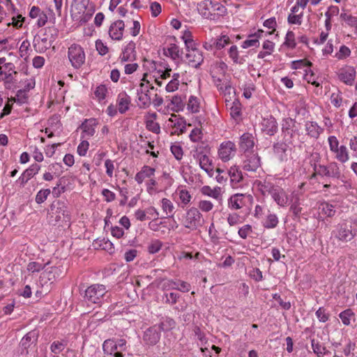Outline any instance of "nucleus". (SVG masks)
<instances>
[{"mask_svg": "<svg viewBox=\"0 0 357 357\" xmlns=\"http://www.w3.org/2000/svg\"><path fill=\"white\" fill-rule=\"evenodd\" d=\"M255 185L263 195H270L279 206L286 207L287 206L289 203L288 195L282 187L266 180L256 181Z\"/></svg>", "mask_w": 357, "mask_h": 357, "instance_id": "nucleus-1", "label": "nucleus"}, {"mask_svg": "<svg viewBox=\"0 0 357 357\" xmlns=\"http://www.w3.org/2000/svg\"><path fill=\"white\" fill-rule=\"evenodd\" d=\"M143 67L146 70L147 77L149 76L154 78L155 83L161 86L162 84L161 79H165L170 77L171 68H168L165 62H158L153 60L145 59Z\"/></svg>", "mask_w": 357, "mask_h": 357, "instance_id": "nucleus-2", "label": "nucleus"}, {"mask_svg": "<svg viewBox=\"0 0 357 357\" xmlns=\"http://www.w3.org/2000/svg\"><path fill=\"white\" fill-rule=\"evenodd\" d=\"M49 218L52 223L60 221L69 223L71 220V211L67 204L59 201L51 206Z\"/></svg>", "mask_w": 357, "mask_h": 357, "instance_id": "nucleus-3", "label": "nucleus"}, {"mask_svg": "<svg viewBox=\"0 0 357 357\" xmlns=\"http://www.w3.org/2000/svg\"><path fill=\"white\" fill-rule=\"evenodd\" d=\"M141 81L136 90L138 106L140 108H147L151 103L150 90L153 86L150 84V80L147 79V73L143 75Z\"/></svg>", "mask_w": 357, "mask_h": 357, "instance_id": "nucleus-4", "label": "nucleus"}, {"mask_svg": "<svg viewBox=\"0 0 357 357\" xmlns=\"http://www.w3.org/2000/svg\"><path fill=\"white\" fill-rule=\"evenodd\" d=\"M202 215L199 209L195 207L188 208L181 220L183 226L190 231L198 229L202 226Z\"/></svg>", "mask_w": 357, "mask_h": 357, "instance_id": "nucleus-5", "label": "nucleus"}, {"mask_svg": "<svg viewBox=\"0 0 357 357\" xmlns=\"http://www.w3.org/2000/svg\"><path fill=\"white\" fill-rule=\"evenodd\" d=\"M357 235V230L353 229L351 225L344 222L337 225L332 231V236L337 241L347 243Z\"/></svg>", "mask_w": 357, "mask_h": 357, "instance_id": "nucleus-6", "label": "nucleus"}, {"mask_svg": "<svg viewBox=\"0 0 357 357\" xmlns=\"http://www.w3.org/2000/svg\"><path fill=\"white\" fill-rule=\"evenodd\" d=\"M107 293L106 287L103 284H95L89 286L85 290L84 298L87 302L100 304Z\"/></svg>", "mask_w": 357, "mask_h": 357, "instance_id": "nucleus-7", "label": "nucleus"}, {"mask_svg": "<svg viewBox=\"0 0 357 357\" xmlns=\"http://www.w3.org/2000/svg\"><path fill=\"white\" fill-rule=\"evenodd\" d=\"M68 56L72 66L75 68H79L85 62L84 51L77 44H73L68 47Z\"/></svg>", "mask_w": 357, "mask_h": 357, "instance_id": "nucleus-8", "label": "nucleus"}, {"mask_svg": "<svg viewBox=\"0 0 357 357\" xmlns=\"http://www.w3.org/2000/svg\"><path fill=\"white\" fill-rule=\"evenodd\" d=\"M193 158L199 163L200 168L206 172L210 177L213 176V161L206 152L196 150L193 153Z\"/></svg>", "mask_w": 357, "mask_h": 357, "instance_id": "nucleus-9", "label": "nucleus"}, {"mask_svg": "<svg viewBox=\"0 0 357 357\" xmlns=\"http://www.w3.org/2000/svg\"><path fill=\"white\" fill-rule=\"evenodd\" d=\"M236 153V146L231 141L222 142L218 150V156L223 162H227L231 160Z\"/></svg>", "mask_w": 357, "mask_h": 357, "instance_id": "nucleus-10", "label": "nucleus"}, {"mask_svg": "<svg viewBox=\"0 0 357 357\" xmlns=\"http://www.w3.org/2000/svg\"><path fill=\"white\" fill-rule=\"evenodd\" d=\"M337 75L340 82L347 86H352L356 77V70L354 66L345 65L338 70Z\"/></svg>", "mask_w": 357, "mask_h": 357, "instance_id": "nucleus-11", "label": "nucleus"}, {"mask_svg": "<svg viewBox=\"0 0 357 357\" xmlns=\"http://www.w3.org/2000/svg\"><path fill=\"white\" fill-rule=\"evenodd\" d=\"M272 33V31L266 32L262 29H258L255 33L248 35V38L242 42L241 46L243 49H247L251 47H258L260 45L259 39L266 38Z\"/></svg>", "mask_w": 357, "mask_h": 357, "instance_id": "nucleus-12", "label": "nucleus"}, {"mask_svg": "<svg viewBox=\"0 0 357 357\" xmlns=\"http://www.w3.org/2000/svg\"><path fill=\"white\" fill-rule=\"evenodd\" d=\"M243 161V169L247 172H256L261 166L260 158L255 153H245Z\"/></svg>", "mask_w": 357, "mask_h": 357, "instance_id": "nucleus-13", "label": "nucleus"}, {"mask_svg": "<svg viewBox=\"0 0 357 357\" xmlns=\"http://www.w3.org/2000/svg\"><path fill=\"white\" fill-rule=\"evenodd\" d=\"M187 63L193 68H198L204 61L202 52L199 49L188 50L185 54Z\"/></svg>", "mask_w": 357, "mask_h": 357, "instance_id": "nucleus-14", "label": "nucleus"}, {"mask_svg": "<svg viewBox=\"0 0 357 357\" xmlns=\"http://www.w3.org/2000/svg\"><path fill=\"white\" fill-rule=\"evenodd\" d=\"M160 339V333L157 326L149 328L144 331L143 335L144 342L150 346L157 344Z\"/></svg>", "mask_w": 357, "mask_h": 357, "instance_id": "nucleus-15", "label": "nucleus"}, {"mask_svg": "<svg viewBox=\"0 0 357 357\" xmlns=\"http://www.w3.org/2000/svg\"><path fill=\"white\" fill-rule=\"evenodd\" d=\"M261 126V130L268 135H274L278 131V123L273 116L264 118Z\"/></svg>", "mask_w": 357, "mask_h": 357, "instance_id": "nucleus-16", "label": "nucleus"}, {"mask_svg": "<svg viewBox=\"0 0 357 357\" xmlns=\"http://www.w3.org/2000/svg\"><path fill=\"white\" fill-rule=\"evenodd\" d=\"M98 125V121L96 119H86L81 125L80 128L82 130V138L89 139L93 137L96 133V128Z\"/></svg>", "mask_w": 357, "mask_h": 357, "instance_id": "nucleus-17", "label": "nucleus"}, {"mask_svg": "<svg viewBox=\"0 0 357 357\" xmlns=\"http://www.w3.org/2000/svg\"><path fill=\"white\" fill-rule=\"evenodd\" d=\"M305 131L306 135L310 138L317 139L324 132V128L319 126L316 121H307L305 123Z\"/></svg>", "mask_w": 357, "mask_h": 357, "instance_id": "nucleus-18", "label": "nucleus"}, {"mask_svg": "<svg viewBox=\"0 0 357 357\" xmlns=\"http://www.w3.org/2000/svg\"><path fill=\"white\" fill-rule=\"evenodd\" d=\"M155 169L148 165H144L139 172L135 176V181L138 184H142L144 181L155 177Z\"/></svg>", "mask_w": 357, "mask_h": 357, "instance_id": "nucleus-19", "label": "nucleus"}, {"mask_svg": "<svg viewBox=\"0 0 357 357\" xmlns=\"http://www.w3.org/2000/svg\"><path fill=\"white\" fill-rule=\"evenodd\" d=\"M167 122V125L173 128L174 133H183L186 130V122L183 118L172 114Z\"/></svg>", "mask_w": 357, "mask_h": 357, "instance_id": "nucleus-20", "label": "nucleus"}, {"mask_svg": "<svg viewBox=\"0 0 357 357\" xmlns=\"http://www.w3.org/2000/svg\"><path fill=\"white\" fill-rule=\"evenodd\" d=\"M201 193L217 200L219 203L222 202V190L219 186L211 188L209 185H204L200 189Z\"/></svg>", "mask_w": 357, "mask_h": 357, "instance_id": "nucleus-21", "label": "nucleus"}, {"mask_svg": "<svg viewBox=\"0 0 357 357\" xmlns=\"http://www.w3.org/2000/svg\"><path fill=\"white\" fill-rule=\"evenodd\" d=\"M125 24L122 20H117L112 23L109 29V34L112 39L121 40L123 38Z\"/></svg>", "mask_w": 357, "mask_h": 357, "instance_id": "nucleus-22", "label": "nucleus"}, {"mask_svg": "<svg viewBox=\"0 0 357 357\" xmlns=\"http://www.w3.org/2000/svg\"><path fill=\"white\" fill-rule=\"evenodd\" d=\"M213 81L218 90L224 96H229L231 93V86L227 79H222L220 77L212 75Z\"/></svg>", "mask_w": 357, "mask_h": 357, "instance_id": "nucleus-23", "label": "nucleus"}, {"mask_svg": "<svg viewBox=\"0 0 357 357\" xmlns=\"http://www.w3.org/2000/svg\"><path fill=\"white\" fill-rule=\"evenodd\" d=\"M228 174L230 177V182L232 188H238L240 187L243 177L239 168L236 166L231 167L228 171Z\"/></svg>", "mask_w": 357, "mask_h": 357, "instance_id": "nucleus-24", "label": "nucleus"}, {"mask_svg": "<svg viewBox=\"0 0 357 357\" xmlns=\"http://www.w3.org/2000/svg\"><path fill=\"white\" fill-rule=\"evenodd\" d=\"M212 0H202L197 3V10L199 13L206 19L212 18Z\"/></svg>", "mask_w": 357, "mask_h": 357, "instance_id": "nucleus-25", "label": "nucleus"}, {"mask_svg": "<svg viewBox=\"0 0 357 357\" xmlns=\"http://www.w3.org/2000/svg\"><path fill=\"white\" fill-rule=\"evenodd\" d=\"M301 194L298 192H293L290 199V211L296 217H298L302 212V207L301 206Z\"/></svg>", "mask_w": 357, "mask_h": 357, "instance_id": "nucleus-26", "label": "nucleus"}, {"mask_svg": "<svg viewBox=\"0 0 357 357\" xmlns=\"http://www.w3.org/2000/svg\"><path fill=\"white\" fill-rule=\"evenodd\" d=\"M245 205V195L243 194H234L228 199V207L231 210L241 209Z\"/></svg>", "mask_w": 357, "mask_h": 357, "instance_id": "nucleus-27", "label": "nucleus"}, {"mask_svg": "<svg viewBox=\"0 0 357 357\" xmlns=\"http://www.w3.org/2000/svg\"><path fill=\"white\" fill-rule=\"evenodd\" d=\"M131 99L126 93H120L118 95L116 103L118 110L121 114H125L130 108Z\"/></svg>", "mask_w": 357, "mask_h": 357, "instance_id": "nucleus-28", "label": "nucleus"}, {"mask_svg": "<svg viewBox=\"0 0 357 357\" xmlns=\"http://www.w3.org/2000/svg\"><path fill=\"white\" fill-rule=\"evenodd\" d=\"M135 57V43L133 41H130L123 48L120 58L123 61H128L134 60Z\"/></svg>", "mask_w": 357, "mask_h": 357, "instance_id": "nucleus-29", "label": "nucleus"}, {"mask_svg": "<svg viewBox=\"0 0 357 357\" xmlns=\"http://www.w3.org/2000/svg\"><path fill=\"white\" fill-rule=\"evenodd\" d=\"M289 144H290L285 141L274 144V151L281 160H287L288 152L290 151Z\"/></svg>", "mask_w": 357, "mask_h": 357, "instance_id": "nucleus-30", "label": "nucleus"}, {"mask_svg": "<svg viewBox=\"0 0 357 357\" xmlns=\"http://www.w3.org/2000/svg\"><path fill=\"white\" fill-rule=\"evenodd\" d=\"M163 54L173 60H178L181 58L182 52L177 45L171 43L163 49Z\"/></svg>", "mask_w": 357, "mask_h": 357, "instance_id": "nucleus-31", "label": "nucleus"}, {"mask_svg": "<svg viewBox=\"0 0 357 357\" xmlns=\"http://www.w3.org/2000/svg\"><path fill=\"white\" fill-rule=\"evenodd\" d=\"M255 146L254 137L248 133L243 134L241 137L240 148L245 153H250V150L252 149Z\"/></svg>", "mask_w": 357, "mask_h": 357, "instance_id": "nucleus-32", "label": "nucleus"}, {"mask_svg": "<svg viewBox=\"0 0 357 357\" xmlns=\"http://www.w3.org/2000/svg\"><path fill=\"white\" fill-rule=\"evenodd\" d=\"M176 194L178 196L179 202L178 205L182 208H184L188 205L192 199V195L188 190L184 188H178L176 191Z\"/></svg>", "mask_w": 357, "mask_h": 357, "instance_id": "nucleus-33", "label": "nucleus"}, {"mask_svg": "<svg viewBox=\"0 0 357 357\" xmlns=\"http://www.w3.org/2000/svg\"><path fill=\"white\" fill-rule=\"evenodd\" d=\"M94 98L99 103H105L108 94V88L105 84H100L94 90Z\"/></svg>", "mask_w": 357, "mask_h": 357, "instance_id": "nucleus-34", "label": "nucleus"}, {"mask_svg": "<svg viewBox=\"0 0 357 357\" xmlns=\"http://www.w3.org/2000/svg\"><path fill=\"white\" fill-rule=\"evenodd\" d=\"M333 153L335 154V159L342 163H345L349 160L347 148L344 145H341Z\"/></svg>", "mask_w": 357, "mask_h": 357, "instance_id": "nucleus-35", "label": "nucleus"}, {"mask_svg": "<svg viewBox=\"0 0 357 357\" xmlns=\"http://www.w3.org/2000/svg\"><path fill=\"white\" fill-rule=\"evenodd\" d=\"M160 206L163 213L168 217H172L174 213V205L171 200L162 198L160 201Z\"/></svg>", "mask_w": 357, "mask_h": 357, "instance_id": "nucleus-36", "label": "nucleus"}, {"mask_svg": "<svg viewBox=\"0 0 357 357\" xmlns=\"http://www.w3.org/2000/svg\"><path fill=\"white\" fill-rule=\"evenodd\" d=\"M330 100L331 103L335 108H340L343 105L344 103L342 92L339 89H336L331 94Z\"/></svg>", "mask_w": 357, "mask_h": 357, "instance_id": "nucleus-37", "label": "nucleus"}, {"mask_svg": "<svg viewBox=\"0 0 357 357\" xmlns=\"http://www.w3.org/2000/svg\"><path fill=\"white\" fill-rule=\"evenodd\" d=\"M311 346L313 352L319 357L327 355L329 351L318 340H311Z\"/></svg>", "mask_w": 357, "mask_h": 357, "instance_id": "nucleus-38", "label": "nucleus"}, {"mask_svg": "<svg viewBox=\"0 0 357 357\" xmlns=\"http://www.w3.org/2000/svg\"><path fill=\"white\" fill-rule=\"evenodd\" d=\"M187 109L191 113H198L200 110V100L195 96H190L187 103Z\"/></svg>", "mask_w": 357, "mask_h": 357, "instance_id": "nucleus-39", "label": "nucleus"}, {"mask_svg": "<svg viewBox=\"0 0 357 357\" xmlns=\"http://www.w3.org/2000/svg\"><path fill=\"white\" fill-rule=\"evenodd\" d=\"M339 317L344 326H349L351 320H355V313L351 309H347L339 314Z\"/></svg>", "mask_w": 357, "mask_h": 357, "instance_id": "nucleus-40", "label": "nucleus"}, {"mask_svg": "<svg viewBox=\"0 0 357 357\" xmlns=\"http://www.w3.org/2000/svg\"><path fill=\"white\" fill-rule=\"evenodd\" d=\"M228 54L234 63L242 64L244 62L243 57L239 55V51L236 45H231L229 48Z\"/></svg>", "mask_w": 357, "mask_h": 357, "instance_id": "nucleus-41", "label": "nucleus"}, {"mask_svg": "<svg viewBox=\"0 0 357 357\" xmlns=\"http://www.w3.org/2000/svg\"><path fill=\"white\" fill-rule=\"evenodd\" d=\"M278 222L279 220L277 215L275 213H269L263 222V226L267 229H273L277 227Z\"/></svg>", "mask_w": 357, "mask_h": 357, "instance_id": "nucleus-42", "label": "nucleus"}, {"mask_svg": "<svg viewBox=\"0 0 357 357\" xmlns=\"http://www.w3.org/2000/svg\"><path fill=\"white\" fill-rule=\"evenodd\" d=\"M102 349L105 354L112 356L116 351V346L114 339H108L104 341L102 344Z\"/></svg>", "mask_w": 357, "mask_h": 357, "instance_id": "nucleus-43", "label": "nucleus"}, {"mask_svg": "<svg viewBox=\"0 0 357 357\" xmlns=\"http://www.w3.org/2000/svg\"><path fill=\"white\" fill-rule=\"evenodd\" d=\"M146 192L149 195L153 196L156 195L159 190L157 188L158 182L155 177L151 179H149L145 183Z\"/></svg>", "mask_w": 357, "mask_h": 357, "instance_id": "nucleus-44", "label": "nucleus"}, {"mask_svg": "<svg viewBox=\"0 0 357 357\" xmlns=\"http://www.w3.org/2000/svg\"><path fill=\"white\" fill-rule=\"evenodd\" d=\"M179 77L178 73H174L172 76V79L166 85V91L167 92H174L176 91L179 86Z\"/></svg>", "mask_w": 357, "mask_h": 357, "instance_id": "nucleus-45", "label": "nucleus"}, {"mask_svg": "<svg viewBox=\"0 0 357 357\" xmlns=\"http://www.w3.org/2000/svg\"><path fill=\"white\" fill-rule=\"evenodd\" d=\"M230 115L233 119H238L241 115V105L238 100H234L230 107Z\"/></svg>", "mask_w": 357, "mask_h": 357, "instance_id": "nucleus-46", "label": "nucleus"}, {"mask_svg": "<svg viewBox=\"0 0 357 357\" xmlns=\"http://www.w3.org/2000/svg\"><path fill=\"white\" fill-rule=\"evenodd\" d=\"M230 42V38L227 35H221L215 39V48L217 50H220L229 45Z\"/></svg>", "mask_w": 357, "mask_h": 357, "instance_id": "nucleus-47", "label": "nucleus"}, {"mask_svg": "<svg viewBox=\"0 0 357 357\" xmlns=\"http://www.w3.org/2000/svg\"><path fill=\"white\" fill-rule=\"evenodd\" d=\"M319 210L327 217H333L335 213L334 206L327 202L321 203L319 206Z\"/></svg>", "mask_w": 357, "mask_h": 357, "instance_id": "nucleus-48", "label": "nucleus"}, {"mask_svg": "<svg viewBox=\"0 0 357 357\" xmlns=\"http://www.w3.org/2000/svg\"><path fill=\"white\" fill-rule=\"evenodd\" d=\"M351 53V50L347 46L342 45L338 52L335 53V57L338 60H344L350 56Z\"/></svg>", "mask_w": 357, "mask_h": 357, "instance_id": "nucleus-49", "label": "nucleus"}, {"mask_svg": "<svg viewBox=\"0 0 357 357\" xmlns=\"http://www.w3.org/2000/svg\"><path fill=\"white\" fill-rule=\"evenodd\" d=\"M328 177L332 178H340L341 175V172L339 167V165L337 162H331L328 165Z\"/></svg>", "mask_w": 357, "mask_h": 357, "instance_id": "nucleus-50", "label": "nucleus"}, {"mask_svg": "<svg viewBox=\"0 0 357 357\" xmlns=\"http://www.w3.org/2000/svg\"><path fill=\"white\" fill-rule=\"evenodd\" d=\"M281 126L282 132L289 130L291 129L297 128L296 126V121L290 117L283 119L282 121Z\"/></svg>", "mask_w": 357, "mask_h": 357, "instance_id": "nucleus-51", "label": "nucleus"}, {"mask_svg": "<svg viewBox=\"0 0 357 357\" xmlns=\"http://www.w3.org/2000/svg\"><path fill=\"white\" fill-rule=\"evenodd\" d=\"M175 327V321L174 319L167 317L164 319L158 328L159 331H168Z\"/></svg>", "mask_w": 357, "mask_h": 357, "instance_id": "nucleus-52", "label": "nucleus"}, {"mask_svg": "<svg viewBox=\"0 0 357 357\" xmlns=\"http://www.w3.org/2000/svg\"><path fill=\"white\" fill-rule=\"evenodd\" d=\"M303 11L298 14H289L287 17V22L289 24L301 25L303 22Z\"/></svg>", "mask_w": 357, "mask_h": 357, "instance_id": "nucleus-53", "label": "nucleus"}, {"mask_svg": "<svg viewBox=\"0 0 357 357\" xmlns=\"http://www.w3.org/2000/svg\"><path fill=\"white\" fill-rule=\"evenodd\" d=\"M162 246V243L158 239L152 240L148 245V252L150 254H155L158 252Z\"/></svg>", "mask_w": 357, "mask_h": 357, "instance_id": "nucleus-54", "label": "nucleus"}, {"mask_svg": "<svg viewBox=\"0 0 357 357\" xmlns=\"http://www.w3.org/2000/svg\"><path fill=\"white\" fill-rule=\"evenodd\" d=\"M213 204L209 200H200L197 204V208L204 213L210 212L213 208Z\"/></svg>", "mask_w": 357, "mask_h": 357, "instance_id": "nucleus-55", "label": "nucleus"}, {"mask_svg": "<svg viewBox=\"0 0 357 357\" xmlns=\"http://www.w3.org/2000/svg\"><path fill=\"white\" fill-rule=\"evenodd\" d=\"M252 232V227L250 225L247 224L238 229V234L241 238L245 239L250 236Z\"/></svg>", "mask_w": 357, "mask_h": 357, "instance_id": "nucleus-56", "label": "nucleus"}, {"mask_svg": "<svg viewBox=\"0 0 357 357\" xmlns=\"http://www.w3.org/2000/svg\"><path fill=\"white\" fill-rule=\"evenodd\" d=\"M312 63L310 61H309L307 59H300V60H296L293 61L291 63V68L294 70L301 69L303 68H309L310 66H311Z\"/></svg>", "mask_w": 357, "mask_h": 357, "instance_id": "nucleus-57", "label": "nucleus"}, {"mask_svg": "<svg viewBox=\"0 0 357 357\" xmlns=\"http://www.w3.org/2000/svg\"><path fill=\"white\" fill-rule=\"evenodd\" d=\"M284 44L289 48L294 49L296 46L295 34L292 31H288L286 33Z\"/></svg>", "mask_w": 357, "mask_h": 357, "instance_id": "nucleus-58", "label": "nucleus"}, {"mask_svg": "<svg viewBox=\"0 0 357 357\" xmlns=\"http://www.w3.org/2000/svg\"><path fill=\"white\" fill-rule=\"evenodd\" d=\"M215 13H217L218 15H224L227 13V8L222 3L213 1L212 17L215 15Z\"/></svg>", "mask_w": 357, "mask_h": 357, "instance_id": "nucleus-59", "label": "nucleus"}, {"mask_svg": "<svg viewBox=\"0 0 357 357\" xmlns=\"http://www.w3.org/2000/svg\"><path fill=\"white\" fill-rule=\"evenodd\" d=\"M170 150L172 153L174 155V158L177 160H180L182 159L183 155V151L180 144L177 143L173 144L170 147Z\"/></svg>", "mask_w": 357, "mask_h": 357, "instance_id": "nucleus-60", "label": "nucleus"}, {"mask_svg": "<svg viewBox=\"0 0 357 357\" xmlns=\"http://www.w3.org/2000/svg\"><path fill=\"white\" fill-rule=\"evenodd\" d=\"M299 130L298 128L291 129L289 130H287L284 132H282V135L283 136V139L286 142H288L289 144L293 143V138L295 136V135L298 134Z\"/></svg>", "mask_w": 357, "mask_h": 357, "instance_id": "nucleus-61", "label": "nucleus"}, {"mask_svg": "<svg viewBox=\"0 0 357 357\" xmlns=\"http://www.w3.org/2000/svg\"><path fill=\"white\" fill-rule=\"evenodd\" d=\"M51 191L50 189H43L38 192L36 196V202L38 204L43 203L50 195Z\"/></svg>", "mask_w": 357, "mask_h": 357, "instance_id": "nucleus-62", "label": "nucleus"}, {"mask_svg": "<svg viewBox=\"0 0 357 357\" xmlns=\"http://www.w3.org/2000/svg\"><path fill=\"white\" fill-rule=\"evenodd\" d=\"M89 148V143L87 140H82L79 144L77 152L80 156H85Z\"/></svg>", "mask_w": 357, "mask_h": 357, "instance_id": "nucleus-63", "label": "nucleus"}, {"mask_svg": "<svg viewBox=\"0 0 357 357\" xmlns=\"http://www.w3.org/2000/svg\"><path fill=\"white\" fill-rule=\"evenodd\" d=\"M203 137V133L199 128H195L190 133V139L194 142L200 141Z\"/></svg>", "mask_w": 357, "mask_h": 357, "instance_id": "nucleus-64", "label": "nucleus"}]
</instances>
